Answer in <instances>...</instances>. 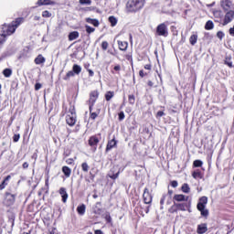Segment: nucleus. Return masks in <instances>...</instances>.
<instances>
[{"instance_id": "32", "label": "nucleus", "mask_w": 234, "mask_h": 234, "mask_svg": "<svg viewBox=\"0 0 234 234\" xmlns=\"http://www.w3.org/2000/svg\"><path fill=\"white\" fill-rule=\"evenodd\" d=\"M182 193H190L191 187H189V185L187 183H184L181 186Z\"/></svg>"}, {"instance_id": "4", "label": "nucleus", "mask_w": 234, "mask_h": 234, "mask_svg": "<svg viewBox=\"0 0 234 234\" xmlns=\"http://www.w3.org/2000/svg\"><path fill=\"white\" fill-rule=\"evenodd\" d=\"M76 122H78V115L76 114V108L74 106H70L68 111V114L66 115V123L69 127H74L76 125Z\"/></svg>"}, {"instance_id": "62", "label": "nucleus", "mask_w": 234, "mask_h": 234, "mask_svg": "<svg viewBox=\"0 0 234 234\" xmlns=\"http://www.w3.org/2000/svg\"><path fill=\"white\" fill-rule=\"evenodd\" d=\"M165 202V195H164V196L162 197L161 200H160L161 206H164Z\"/></svg>"}, {"instance_id": "11", "label": "nucleus", "mask_w": 234, "mask_h": 234, "mask_svg": "<svg viewBox=\"0 0 234 234\" xmlns=\"http://www.w3.org/2000/svg\"><path fill=\"white\" fill-rule=\"evenodd\" d=\"M143 199L144 204H152L153 203V195L149 192V188L145 187L143 194Z\"/></svg>"}, {"instance_id": "48", "label": "nucleus", "mask_w": 234, "mask_h": 234, "mask_svg": "<svg viewBox=\"0 0 234 234\" xmlns=\"http://www.w3.org/2000/svg\"><path fill=\"white\" fill-rule=\"evenodd\" d=\"M226 36V34H224L222 31H218L217 32V37L220 40L224 39V37Z\"/></svg>"}, {"instance_id": "57", "label": "nucleus", "mask_w": 234, "mask_h": 234, "mask_svg": "<svg viewBox=\"0 0 234 234\" xmlns=\"http://www.w3.org/2000/svg\"><path fill=\"white\" fill-rule=\"evenodd\" d=\"M229 34L234 37V25H233V27L229 28Z\"/></svg>"}, {"instance_id": "50", "label": "nucleus", "mask_w": 234, "mask_h": 234, "mask_svg": "<svg viewBox=\"0 0 234 234\" xmlns=\"http://www.w3.org/2000/svg\"><path fill=\"white\" fill-rule=\"evenodd\" d=\"M162 116H165V112H164L163 111H159L157 112V113L155 114L156 118H162Z\"/></svg>"}, {"instance_id": "46", "label": "nucleus", "mask_w": 234, "mask_h": 234, "mask_svg": "<svg viewBox=\"0 0 234 234\" xmlns=\"http://www.w3.org/2000/svg\"><path fill=\"white\" fill-rule=\"evenodd\" d=\"M42 17H52V13H49L48 10L42 12Z\"/></svg>"}, {"instance_id": "19", "label": "nucleus", "mask_w": 234, "mask_h": 234, "mask_svg": "<svg viewBox=\"0 0 234 234\" xmlns=\"http://www.w3.org/2000/svg\"><path fill=\"white\" fill-rule=\"evenodd\" d=\"M173 200L174 202H187V197L184 194H176Z\"/></svg>"}, {"instance_id": "14", "label": "nucleus", "mask_w": 234, "mask_h": 234, "mask_svg": "<svg viewBox=\"0 0 234 234\" xmlns=\"http://www.w3.org/2000/svg\"><path fill=\"white\" fill-rule=\"evenodd\" d=\"M94 110V107L89 106V112H90V120H96L100 116V113L101 112V109H97L95 112H92Z\"/></svg>"}, {"instance_id": "29", "label": "nucleus", "mask_w": 234, "mask_h": 234, "mask_svg": "<svg viewBox=\"0 0 234 234\" xmlns=\"http://www.w3.org/2000/svg\"><path fill=\"white\" fill-rule=\"evenodd\" d=\"M122 71V66L120 64H116L112 69L111 72L112 74H120Z\"/></svg>"}, {"instance_id": "55", "label": "nucleus", "mask_w": 234, "mask_h": 234, "mask_svg": "<svg viewBox=\"0 0 234 234\" xmlns=\"http://www.w3.org/2000/svg\"><path fill=\"white\" fill-rule=\"evenodd\" d=\"M66 164H68V165H72V164H74V159L69 158L68 160H66Z\"/></svg>"}, {"instance_id": "58", "label": "nucleus", "mask_w": 234, "mask_h": 234, "mask_svg": "<svg viewBox=\"0 0 234 234\" xmlns=\"http://www.w3.org/2000/svg\"><path fill=\"white\" fill-rule=\"evenodd\" d=\"M42 85L41 83H36L35 84V90H39V89H41Z\"/></svg>"}, {"instance_id": "5", "label": "nucleus", "mask_w": 234, "mask_h": 234, "mask_svg": "<svg viewBox=\"0 0 234 234\" xmlns=\"http://www.w3.org/2000/svg\"><path fill=\"white\" fill-rule=\"evenodd\" d=\"M81 74V66L78 64H74L72 67V70L67 72V74L63 77L64 81H69L70 78H74L76 75L80 76Z\"/></svg>"}, {"instance_id": "25", "label": "nucleus", "mask_w": 234, "mask_h": 234, "mask_svg": "<svg viewBox=\"0 0 234 234\" xmlns=\"http://www.w3.org/2000/svg\"><path fill=\"white\" fill-rule=\"evenodd\" d=\"M37 6H45V5H54V2H52L51 0H38L37 2Z\"/></svg>"}, {"instance_id": "54", "label": "nucleus", "mask_w": 234, "mask_h": 234, "mask_svg": "<svg viewBox=\"0 0 234 234\" xmlns=\"http://www.w3.org/2000/svg\"><path fill=\"white\" fill-rule=\"evenodd\" d=\"M139 76H140V78H145V76H147V73H144V69H141L139 71Z\"/></svg>"}, {"instance_id": "20", "label": "nucleus", "mask_w": 234, "mask_h": 234, "mask_svg": "<svg viewBox=\"0 0 234 234\" xmlns=\"http://www.w3.org/2000/svg\"><path fill=\"white\" fill-rule=\"evenodd\" d=\"M94 215H101L103 213V208L101 207V202H97L93 207Z\"/></svg>"}, {"instance_id": "34", "label": "nucleus", "mask_w": 234, "mask_h": 234, "mask_svg": "<svg viewBox=\"0 0 234 234\" xmlns=\"http://www.w3.org/2000/svg\"><path fill=\"white\" fill-rule=\"evenodd\" d=\"M128 102L130 105H134V103H136V96H134V93L128 95Z\"/></svg>"}, {"instance_id": "47", "label": "nucleus", "mask_w": 234, "mask_h": 234, "mask_svg": "<svg viewBox=\"0 0 234 234\" xmlns=\"http://www.w3.org/2000/svg\"><path fill=\"white\" fill-rule=\"evenodd\" d=\"M80 5H92L91 0H79Z\"/></svg>"}, {"instance_id": "60", "label": "nucleus", "mask_w": 234, "mask_h": 234, "mask_svg": "<svg viewBox=\"0 0 234 234\" xmlns=\"http://www.w3.org/2000/svg\"><path fill=\"white\" fill-rule=\"evenodd\" d=\"M109 54H111V56H114V58H117V59H120V57L118 56V54L116 52H111V51H108Z\"/></svg>"}, {"instance_id": "36", "label": "nucleus", "mask_w": 234, "mask_h": 234, "mask_svg": "<svg viewBox=\"0 0 234 234\" xmlns=\"http://www.w3.org/2000/svg\"><path fill=\"white\" fill-rule=\"evenodd\" d=\"M106 101H111L114 98V91H107L104 95Z\"/></svg>"}, {"instance_id": "24", "label": "nucleus", "mask_w": 234, "mask_h": 234, "mask_svg": "<svg viewBox=\"0 0 234 234\" xmlns=\"http://www.w3.org/2000/svg\"><path fill=\"white\" fill-rule=\"evenodd\" d=\"M34 61L36 65H42L43 63H45L46 58L45 57H43V55L39 54Z\"/></svg>"}, {"instance_id": "27", "label": "nucleus", "mask_w": 234, "mask_h": 234, "mask_svg": "<svg viewBox=\"0 0 234 234\" xmlns=\"http://www.w3.org/2000/svg\"><path fill=\"white\" fill-rule=\"evenodd\" d=\"M80 37V33L78 31H73L69 34V40L74 41V39H78Z\"/></svg>"}, {"instance_id": "30", "label": "nucleus", "mask_w": 234, "mask_h": 234, "mask_svg": "<svg viewBox=\"0 0 234 234\" xmlns=\"http://www.w3.org/2000/svg\"><path fill=\"white\" fill-rule=\"evenodd\" d=\"M192 176L193 178L197 179V178H204V175H202V172L200 170H196L192 173Z\"/></svg>"}, {"instance_id": "37", "label": "nucleus", "mask_w": 234, "mask_h": 234, "mask_svg": "<svg viewBox=\"0 0 234 234\" xmlns=\"http://www.w3.org/2000/svg\"><path fill=\"white\" fill-rule=\"evenodd\" d=\"M2 73L4 74L5 78H10V76H12V69L6 68Z\"/></svg>"}, {"instance_id": "1", "label": "nucleus", "mask_w": 234, "mask_h": 234, "mask_svg": "<svg viewBox=\"0 0 234 234\" xmlns=\"http://www.w3.org/2000/svg\"><path fill=\"white\" fill-rule=\"evenodd\" d=\"M24 22V17H17L14 21H12L11 24H4L2 26L1 32L4 33L5 36H12V34H14L16 30H17V27Z\"/></svg>"}, {"instance_id": "3", "label": "nucleus", "mask_w": 234, "mask_h": 234, "mask_svg": "<svg viewBox=\"0 0 234 234\" xmlns=\"http://www.w3.org/2000/svg\"><path fill=\"white\" fill-rule=\"evenodd\" d=\"M206 206H207V197L203 196L199 198L197 208L201 213V217L207 218V217H209V210L206 208Z\"/></svg>"}, {"instance_id": "6", "label": "nucleus", "mask_w": 234, "mask_h": 234, "mask_svg": "<svg viewBox=\"0 0 234 234\" xmlns=\"http://www.w3.org/2000/svg\"><path fill=\"white\" fill-rule=\"evenodd\" d=\"M16 194L5 192L4 200H3L4 206H5L6 207H10L11 206H14V204H16Z\"/></svg>"}, {"instance_id": "51", "label": "nucleus", "mask_w": 234, "mask_h": 234, "mask_svg": "<svg viewBox=\"0 0 234 234\" xmlns=\"http://www.w3.org/2000/svg\"><path fill=\"white\" fill-rule=\"evenodd\" d=\"M170 186H172L173 187H178V181L176 180L171 181Z\"/></svg>"}, {"instance_id": "59", "label": "nucleus", "mask_w": 234, "mask_h": 234, "mask_svg": "<svg viewBox=\"0 0 234 234\" xmlns=\"http://www.w3.org/2000/svg\"><path fill=\"white\" fill-rule=\"evenodd\" d=\"M144 69H145V70H151V69H153V65L146 64V65H144Z\"/></svg>"}, {"instance_id": "23", "label": "nucleus", "mask_w": 234, "mask_h": 234, "mask_svg": "<svg viewBox=\"0 0 234 234\" xmlns=\"http://www.w3.org/2000/svg\"><path fill=\"white\" fill-rule=\"evenodd\" d=\"M12 178V176H7L4 178L2 183L0 184V191H3L6 186H8V182H10V179Z\"/></svg>"}, {"instance_id": "13", "label": "nucleus", "mask_w": 234, "mask_h": 234, "mask_svg": "<svg viewBox=\"0 0 234 234\" xmlns=\"http://www.w3.org/2000/svg\"><path fill=\"white\" fill-rule=\"evenodd\" d=\"M221 6L225 12H229V10H233V2L231 0H222Z\"/></svg>"}, {"instance_id": "43", "label": "nucleus", "mask_w": 234, "mask_h": 234, "mask_svg": "<svg viewBox=\"0 0 234 234\" xmlns=\"http://www.w3.org/2000/svg\"><path fill=\"white\" fill-rule=\"evenodd\" d=\"M101 50H107V48H109V42L107 41H102L101 44Z\"/></svg>"}, {"instance_id": "26", "label": "nucleus", "mask_w": 234, "mask_h": 234, "mask_svg": "<svg viewBox=\"0 0 234 234\" xmlns=\"http://www.w3.org/2000/svg\"><path fill=\"white\" fill-rule=\"evenodd\" d=\"M108 21H109L111 27H116V25H118V18H116V16H109Z\"/></svg>"}, {"instance_id": "45", "label": "nucleus", "mask_w": 234, "mask_h": 234, "mask_svg": "<svg viewBox=\"0 0 234 234\" xmlns=\"http://www.w3.org/2000/svg\"><path fill=\"white\" fill-rule=\"evenodd\" d=\"M118 120L119 122H123V120H125V113L123 112L118 113Z\"/></svg>"}, {"instance_id": "16", "label": "nucleus", "mask_w": 234, "mask_h": 234, "mask_svg": "<svg viewBox=\"0 0 234 234\" xmlns=\"http://www.w3.org/2000/svg\"><path fill=\"white\" fill-rule=\"evenodd\" d=\"M117 45H118L119 50H121L122 52H125L127 51V48H129V42L127 41L118 40Z\"/></svg>"}, {"instance_id": "12", "label": "nucleus", "mask_w": 234, "mask_h": 234, "mask_svg": "<svg viewBox=\"0 0 234 234\" xmlns=\"http://www.w3.org/2000/svg\"><path fill=\"white\" fill-rule=\"evenodd\" d=\"M118 141L116 140V137H113L112 140H109L106 148L105 153H109V151H112V149H114V147H117Z\"/></svg>"}, {"instance_id": "40", "label": "nucleus", "mask_w": 234, "mask_h": 234, "mask_svg": "<svg viewBox=\"0 0 234 234\" xmlns=\"http://www.w3.org/2000/svg\"><path fill=\"white\" fill-rule=\"evenodd\" d=\"M81 169L83 173H89V169H90L89 164H87V162L82 163Z\"/></svg>"}, {"instance_id": "21", "label": "nucleus", "mask_w": 234, "mask_h": 234, "mask_svg": "<svg viewBox=\"0 0 234 234\" xmlns=\"http://www.w3.org/2000/svg\"><path fill=\"white\" fill-rule=\"evenodd\" d=\"M86 23H89V25H92L95 27H100V20L96 19V18H90V17H87L85 19Z\"/></svg>"}, {"instance_id": "42", "label": "nucleus", "mask_w": 234, "mask_h": 234, "mask_svg": "<svg viewBox=\"0 0 234 234\" xmlns=\"http://www.w3.org/2000/svg\"><path fill=\"white\" fill-rule=\"evenodd\" d=\"M178 208L176 207V203L174 202V205L168 209V213H176Z\"/></svg>"}, {"instance_id": "38", "label": "nucleus", "mask_w": 234, "mask_h": 234, "mask_svg": "<svg viewBox=\"0 0 234 234\" xmlns=\"http://www.w3.org/2000/svg\"><path fill=\"white\" fill-rule=\"evenodd\" d=\"M85 28H86V34H88L89 36H90V34L96 32V28H94L90 26L86 25Z\"/></svg>"}, {"instance_id": "61", "label": "nucleus", "mask_w": 234, "mask_h": 234, "mask_svg": "<svg viewBox=\"0 0 234 234\" xmlns=\"http://www.w3.org/2000/svg\"><path fill=\"white\" fill-rule=\"evenodd\" d=\"M49 176H48L47 177H46V180H45V186H46V187H47V189H48V180H49Z\"/></svg>"}, {"instance_id": "31", "label": "nucleus", "mask_w": 234, "mask_h": 234, "mask_svg": "<svg viewBox=\"0 0 234 234\" xmlns=\"http://www.w3.org/2000/svg\"><path fill=\"white\" fill-rule=\"evenodd\" d=\"M215 24L211 20H207L205 24V30H213Z\"/></svg>"}, {"instance_id": "2", "label": "nucleus", "mask_w": 234, "mask_h": 234, "mask_svg": "<svg viewBox=\"0 0 234 234\" xmlns=\"http://www.w3.org/2000/svg\"><path fill=\"white\" fill-rule=\"evenodd\" d=\"M145 5V0H129L126 4L129 12H139Z\"/></svg>"}, {"instance_id": "49", "label": "nucleus", "mask_w": 234, "mask_h": 234, "mask_svg": "<svg viewBox=\"0 0 234 234\" xmlns=\"http://www.w3.org/2000/svg\"><path fill=\"white\" fill-rule=\"evenodd\" d=\"M20 138H21V134L16 133V134H14V136H13V142H15V144H16V143L19 142V139H20Z\"/></svg>"}, {"instance_id": "52", "label": "nucleus", "mask_w": 234, "mask_h": 234, "mask_svg": "<svg viewBox=\"0 0 234 234\" xmlns=\"http://www.w3.org/2000/svg\"><path fill=\"white\" fill-rule=\"evenodd\" d=\"M119 176H120V173L118 172L116 174L110 176V178H112V180H116V178H118Z\"/></svg>"}, {"instance_id": "22", "label": "nucleus", "mask_w": 234, "mask_h": 234, "mask_svg": "<svg viewBox=\"0 0 234 234\" xmlns=\"http://www.w3.org/2000/svg\"><path fill=\"white\" fill-rule=\"evenodd\" d=\"M62 173L66 178H70V175H72V169L67 165H64L62 166Z\"/></svg>"}, {"instance_id": "33", "label": "nucleus", "mask_w": 234, "mask_h": 234, "mask_svg": "<svg viewBox=\"0 0 234 234\" xmlns=\"http://www.w3.org/2000/svg\"><path fill=\"white\" fill-rule=\"evenodd\" d=\"M197 41H198V35H192L189 37V43L192 46L197 45Z\"/></svg>"}, {"instance_id": "15", "label": "nucleus", "mask_w": 234, "mask_h": 234, "mask_svg": "<svg viewBox=\"0 0 234 234\" xmlns=\"http://www.w3.org/2000/svg\"><path fill=\"white\" fill-rule=\"evenodd\" d=\"M232 59H233V57L231 56V54H226L225 59H224V65H227L229 69H234Z\"/></svg>"}, {"instance_id": "56", "label": "nucleus", "mask_w": 234, "mask_h": 234, "mask_svg": "<svg viewBox=\"0 0 234 234\" xmlns=\"http://www.w3.org/2000/svg\"><path fill=\"white\" fill-rule=\"evenodd\" d=\"M87 72L89 73V77L92 78L94 76V71L92 69H88Z\"/></svg>"}, {"instance_id": "64", "label": "nucleus", "mask_w": 234, "mask_h": 234, "mask_svg": "<svg viewBox=\"0 0 234 234\" xmlns=\"http://www.w3.org/2000/svg\"><path fill=\"white\" fill-rule=\"evenodd\" d=\"M94 234H103V231L101 229H96L94 230Z\"/></svg>"}, {"instance_id": "7", "label": "nucleus", "mask_w": 234, "mask_h": 234, "mask_svg": "<svg viewBox=\"0 0 234 234\" xmlns=\"http://www.w3.org/2000/svg\"><path fill=\"white\" fill-rule=\"evenodd\" d=\"M98 98H100V91L98 90H94L90 92L88 105L90 109H92V107L96 105V101H98Z\"/></svg>"}, {"instance_id": "17", "label": "nucleus", "mask_w": 234, "mask_h": 234, "mask_svg": "<svg viewBox=\"0 0 234 234\" xmlns=\"http://www.w3.org/2000/svg\"><path fill=\"white\" fill-rule=\"evenodd\" d=\"M60 197H62L63 204L67 203V199L69 198V193H67V188L60 187L58 190Z\"/></svg>"}, {"instance_id": "53", "label": "nucleus", "mask_w": 234, "mask_h": 234, "mask_svg": "<svg viewBox=\"0 0 234 234\" xmlns=\"http://www.w3.org/2000/svg\"><path fill=\"white\" fill-rule=\"evenodd\" d=\"M147 85L148 87H150V89H152V87H156V85H154V82H153V80H148Z\"/></svg>"}, {"instance_id": "28", "label": "nucleus", "mask_w": 234, "mask_h": 234, "mask_svg": "<svg viewBox=\"0 0 234 234\" xmlns=\"http://www.w3.org/2000/svg\"><path fill=\"white\" fill-rule=\"evenodd\" d=\"M177 211H186L187 209V203H176Z\"/></svg>"}, {"instance_id": "35", "label": "nucleus", "mask_w": 234, "mask_h": 234, "mask_svg": "<svg viewBox=\"0 0 234 234\" xmlns=\"http://www.w3.org/2000/svg\"><path fill=\"white\" fill-rule=\"evenodd\" d=\"M86 209L87 207H85V204H82L77 207V213H79L80 215H85Z\"/></svg>"}, {"instance_id": "8", "label": "nucleus", "mask_w": 234, "mask_h": 234, "mask_svg": "<svg viewBox=\"0 0 234 234\" xmlns=\"http://www.w3.org/2000/svg\"><path fill=\"white\" fill-rule=\"evenodd\" d=\"M101 138V133L91 135L88 140V144L90 145V147H92L96 151V149H98V144H100Z\"/></svg>"}, {"instance_id": "10", "label": "nucleus", "mask_w": 234, "mask_h": 234, "mask_svg": "<svg viewBox=\"0 0 234 234\" xmlns=\"http://www.w3.org/2000/svg\"><path fill=\"white\" fill-rule=\"evenodd\" d=\"M233 19H234V10L227 11L222 23L223 27H226V25H229V23H231Z\"/></svg>"}, {"instance_id": "44", "label": "nucleus", "mask_w": 234, "mask_h": 234, "mask_svg": "<svg viewBox=\"0 0 234 234\" xmlns=\"http://www.w3.org/2000/svg\"><path fill=\"white\" fill-rule=\"evenodd\" d=\"M104 218L107 224H111L112 226V218L111 217V214H106Z\"/></svg>"}, {"instance_id": "9", "label": "nucleus", "mask_w": 234, "mask_h": 234, "mask_svg": "<svg viewBox=\"0 0 234 234\" xmlns=\"http://www.w3.org/2000/svg\"><path fill=\"white\" fill-rule=\"evenodd\" d=\"M155 32L157 36H162L163 37H167V36H169V30L167 29V25L165 23L159 24Z\"/></svg>"}, {"instance_id": "39", "label": "nucleus", "mask_w": 234, "mask_h": 234, "mask_svg": "<svg viewBox=\"0 0 234 234\" xmlns=\"http://www.w3.org/2000/svg\"><path fill=\"white\" fill-rule=\"evenodd\" d=\"M202 165H204V162H202V160H195L193 162V167H202Z\"/></svg>"}, {"instance_id": "63", "label": "nucleus", "mask_w": 234, "mask_h": 234, "mask_svg": "<svg viewBox=\"0 0 234 234\" xmlns=\"http://www.w3.org/2000/svg\"><path fill=\"white\" fill-rule=\"evenodd\" d=\"M22 167H23V169H28V163L25 162V163L22 165Z\"/></svg>"}, {"instance_id": "41", "label": "nucleus", "mask_w": 234, "mask_h": 234, "mask_svg": "<svg viewBox=\"0 0 234 234\" xmlns=\"http://www.w3.org/2000/svg\"><path fill=\"white\" fill-rule=\"evenodd\" d=\"M6 37H8V36L0 31V45H3V43L6 41Z\"/></svg>"}, {"instance_id": "18", "label": "nucleus", "mask_w": 234, "mask_h": 234, "mask_svg": "<svg viewBox=\"0 0 234 234\" xmlns=\"http://www.w3.org/2000/svg\"><path fill=\"white\" fill-rule=\"evenodd\" d=\"M207 231V223H201L197 225V234H204Z\"/></svg>"}]
</instances>
